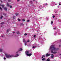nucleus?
I'll return each mask as SVG.
<instances>
[{"label":"nucleus","mask_w":61,"mask_h":61,"mask_svg":"<svg viewBox=\"0 0 61 61\" xmlns=\"http://www.w3.org/2000/svg\"><path fill=\"white\" fill-rule=\"evenodd\" d=\"M52 49V50L51 51V52L54 54H56L57 53V51H57L59 49L55 47L53 45L51 46L49 49L50 50H51Z\"/></svg>","instance_id":"nucleus-1"},{"label":"nucleus","mask_w":61,"mask_h":61,"mask_svg":"<svg viewBox=\"0 0 61 61\" xmlns=\"http://www.w3.org/2000/svg\"><path fill=\"white\" fill-rule=\"evenodd\" d=\"M15 54L16 55H10L8 54V53H6L5 54V55L6 56V57L7 58H11V57H17V56H18L19 55L18 54Z\"/></svg>","instance_id":"nucleus-2"},{"label":"nucleus","mask_w":61,"mask_h":61,"mask_svg":"<svg viewBox=\"0 0 61 61\" xmlns=\"http://www.w3.org/2000/svg\"><path fill=\"white\" fill-rule=\"evenodd\" d=\"M25 53L26 56H32V53L29 54V51H25Z\"/></svg>","instance_id":"nucleus-3"},{"label":"nucleus","mask_w":61,"mask_h":61,"mask_svg":"<svg viewBox=\"0 0 61 61\" xmlns=\"http://www.w3.org/2000/svg\"><path fill=\"white\" fill-rule=\"evenodd\" d=\"M22 49L21 48H20L19 49L18 51H17L16 52H15V54H17L18 52H19V51H22Z\"/></svg>","instance_id":"nucleus-4"},{"label":"nucleus","mask_w":61,"mask_h":61,"mask_svg":"<svg viewBox=\"0 0 61 61\" xmlns=\"http://www.w3.org/2000/svg\"><path fill=\"white\" fill-rule=\"evenodd\" d=\"M50 55V54L47 53L46 55V56H49Z\"/></svg>","instance_id":"nucleus-5"},{"label":"nucleus","mask_w":61,"mask_h":61,"mask_svg":"<svg viewBox=\"0 0 61 61\" xmlns=\"http://www.w3.org/2000/svg\"><path fill=\"white\" fill-rule=\"evenodd\" d=\"M2 6V8H4V7L5 5H0V6Z\"/></svg>","instance_id":"nucleus-6"},{"label":"nucleus","mask_w":61,"mask_h":61,"mask_svg":"<svg viewBox=\"0 0 61 61\" xmlns=\"http://www.w3.org/2000/svg\"><path fill=\"white\" fill-rule=\"evenodd\" d=\"M4 10L5 11H7V8L6 7H5L4 8Z\"/></svg>","instance_id":"nucleus-7"},{"label":"nucleus","mask_w":61,"mask_h":61,"mask_svg":"<svg viewBox=\"0 0 61 61\" xmlns=\"http://www.w3.org/2000/svg\"><path fill=\"white\" fill-rule=\"evenodd\" d=\"M51 58H53L54 57V55H53V54H51Z\"/></svg>","instance_id":"nucleus-8"},{"label":"nucleus","mask_w":61,"mask_h":61,"mask_svg":"<svg viewBox=\"0 0 61 61\" xmlns=\"http://www.w3.org/2000/svg\"><path fill=\"white\" fill-rule=\"evenodd\" d=\"M3 51V49L2 48H0V52H2Z\"/></svg>","instance_id":"nucleus-9"},{"label":"nucleus","mask_w":61,"mask_h":61,"mask_svg":"<svg viewBox=\"0 0 61 61\" xmlns=\"http://www.w3.org/2000/svg\"><path fill=\"white\" fill-rule=\"evenodd\" d=\"M43 59H42V61H44L45 60H46V59L45 58H43Z\"/></svg>","instance_id":"nucleus-10"},{"label":"nucleus","mask_w":61,"mask_h":61,"mask_svg":"<svg viewBox=\"0 0 61 61\" xmlns=\"http://www.w3.org/2000/svg\"><path fill=\"white\" fill-rule=\"evenodd\" d=\"M46 61H50V59L48 58L46 60Z\"/></svg>","instance_id":"nucleus-11"},{"label":"nucleus","mask_w":61,"mask_h":61,"mask_svg":"<svg viewBox=\"0 0 61 61\" xmlns=\"http://www.w3.org/2000/svg\"><path fill=\"white\" fill-rule=\"evenodd\" d=\"M10 30H11L10 29L7 30V32H8V31H10Z\"/></svg>","instance_id":"nucleus-12"},{"label":"nucleus","mask_w":61,"mask_h":61,"mask_svg":"<svg viewBox=\"0 0 61 61\" xmlns=\"http://www.w3.org/2000/svg\"><path fill=\"white\" fill-rule=\"evenodd\" d=\"M7 6H9V4H8V3H7Z\"/></svg>","instance_id":"nucleus-13"},{"label":"nucleus","mask_w":61,"mask_h":61,"mask_svg":"<svg viewBox=\"0 0 61 61\" xmlns=\"http://www.w3.org/2000/svg\"><path fill=\"white\" fill-rule=\"evenodd\" d=\"M53 21H51V25H52L53 24Z\"/></svg>","instance_id":"nucleus-14"},{"label":"nucleus","mask_w":61,"mask_h":61,"mask_svg":"<svg viewBox=\"0 0 61 61\" xmlns=\"http://www.w3.org/2000/svg\"><path fill=\"white\" fill-rule=\"evenodd\" d=\"M17 34H19V31H18L17 32Z\"/></svg>","instance_id":"nucleus-15"},{"label":"nucleus","mask_w":61,"mask_h":61,"mask_svg":"<svg viewBox=\"0 0 61 61\" xmlns=\"http://www.w3.org/2000/svg\"><path fill=\"white\" fill-rule=\"evenodd\" d=\"M23 42H24V43L25 42V39H23Z\"/></svg>","instance_id":"nucleus-16"},{"label":"nucleus","mask_w":61,"mask_h":61,"mask_svg":"<svg viewBox=\"0 0 61 61\" xmlns=\"http://www.w3.org/2000/svg\"><path fill=\"white\" fill-rule=\"evenodd\" d=\"M34 37L35 38V37H36V35H35L34 36Z\"/></svg>","instance_id":"nucleus-17"},{"label":"nucleus","mask_w":61,"mask_h":61,"mask_svg":"<svg viewBox=\"0 0 61 61\" xmlns=\"http://www.w3.org/2000/svg\"><path fill=\"white\" fill-rule=\"evenodd\" d=\"M45 57V56L43 55L42 56V58H43V57Z\"/></svg>","instance_id":"nucleus-18"},{"label":"nucleus","mask_w":61,"mask_h":61,"mask_svg":"<svg viewBox=\"0 0 61 61\" xmlns=\"http://www.w3.org/2000/svg\"><path fill=\"white\" fill-rule=\"evenodd\" d=\"M18 15V13H16V16H17Z\"/></svg>","instance_id":"nucleus-19"},{"label":"nucleus","mask_w":61,"mask_h":61,"mask_svg":"<svg viewBox=\"0 0 61 61\" xmlns=\"http://www.w3.org/2000/svg\"><path fill=\"white\" fill-rule=\"evenodd\" d=\"M18 21H21V20H20V19H18Z\"/></svg>","instance_id":"nucleus-20"},{"label":"nucleus","mask_w":61,"mask_h":61,"mask_svg":"<svg viewBox=\"0 0 61 61\" xmlns=\"http://www.w3.org/2000/svg\"><path fill=\"white\" fill-rule=\"evenodd\" d=\"M22 21L23 22H25V19H23L22 20Z\"/></svg>","instance_id":"nucleus-21"},{"label":"nucleus","mask_w":61,"mask_h":61,"mask_svg":"<svg viewBox=\"0 0 61 61\" xmlns=\"http://www.w3.org/2000/svg\"><path fill=\"white\" fill-rule=\"evenodd\" d=\"M3 24H4V23H1V25H3Z\"/></svg>","instance_id":"nucleus-22"},{"label":"nucleus","mask_w":61,"mask_h":61,"mask_svg":"<svg viewBox=\"0 0 61 61\" xmlns=\"http://www.w3.org/2000/svg\"><path fill=\"white\" fill-rule=\"evenodd\" d=\"M25 46H26L27 45V44L26 43H25Z\"/></svg>","instance_id":"nucleus-23"},{"label":"nucleus","mask_w":61,"mask_h":61,"mask_svg":"<svg viewBox=\"0 0 61 61\" xmlns=\"http://www.w3.org/2000/svg\"><path fill=\"white\" fill-rule=\"evenodd\" d=\"M3 58L4 60H5V59H6V58H5V57H4Z\"/></svg>","instance_id":"nucleus-24"},{"label":"nucleus","mask_w":61,"mask_h":61,"mask_svg":"<svg viewBox=\"0 0 61 61\" xmlns=\"http://www.w3.org/2000/svg\"><path fill=\"white\" fill-rule=\"evenodd\" d=\"M24 36H26V35H27V34H26V33H25L24 34Z\"/></svg>","instance_id":"nucleus-25"},{"label":"nucleus","mask_w":61,"mask_h":61,"mask_svg":"<svg viewBox=\"0 0 61 61\" xmlns=\"http://www.w3.org/2000/svg\"><path fill=\"white\" fill-rule=\"evenodd\" d=\"M12 6H10V8H12Z\"/></svg>","instance_id":"nucleus-26"},{"label":"nucleus","mask_w":61,"mask_h":61,"mask_svg":"<svg viewBox=\"0 0 61 61\" xmlns=\"http://www.w3.org/2000/svg\"><path fill=\"white\" fill-rule=\"evenodd\" d=\"M20 25H24V24H23L21 23L20 24Z\"/></svg>","instance_id":"nucleus-27"},{"label":"nucleus","mask_w":61,"mask_h":61,"mask_svg":"<svg viewBox=\"0 0 61 61\" xmlns=\"http://www.w3.org/2000/svg\"><path fill=\"white\" fill-rule=\"evenodd\" d=\"M30 42L29 40H28L27 41V42Z\"/></svg>","instance_id":"nucleus-28"},{"label":"nucleus","mask_w":61,"mask_h":61,"mask_svg":"<svg viewBox=\"0 0 61 61\" xmlns=\"http://www.w3.org/2000/svg\"><path fill=\"white\" fill-rule=\"evenodd\" d=\"M53 18H55V15H53V16H52Z\"/></svg>","instance_id":"nucleus-29"},{"label":"nucleus","mask_w":61,"mask_h":61,"mask_svg":"<svg viewBox=\"0 0 61 61\" xmlns=\"http://www.w3.org/2000/svg\"><path fill=\"white\" fill-rule=\"evenodd\" d=\"M47 5V3H46L45 4V5Z\"/></svg>","instance_id":"nucleus-30"},{"label":"nucleus","mask_w":61,"mask_h":61,"mask_svg":"<svg viewBox=\"0 0 61 61\" xmlns=\"http://www.w3.org/2000/svg\"><path fill=\"white\" fill-rule=\"evenodd\" d=\"M2 18H3V16H1L0 17V19H2Z\"/></svg>","instance_id":"nucleus-31"},{"label":"nucleus","mask_w":61,"mask_h":61,"mask_svg":"<svg viewBox=\"0 0 61 61\" xmlns=\"http://www.w3.org/2000/svg\"><path fill=\"white\" fill-rule=\"evenodd\" d=\"M53 29L54 30L56 29V28H53Z\"/></svg>","instance_id":"nucleus-32"},{"label":"nucleus","mask_w":61,"mask_h":61,"mask_svg":"<svg viewBox=\"0 0 61 61\" xmlns=\"http://www.w3.org/2000/svg\"><path fill=\"white\" fill-rule=\"evenodd\" d=\"M32 47L33 48H36V46H33Z\"/></svg>","instance_id":"nucleus-33"},{"label":"nucleus","mask_w":61,"mask_h":61,"mask_svg":"<svg viewBox=\"0 0 61 61\" xmlns=\"http://www.w3.org/2000/svg\"><path fill=\"white\" fill-rule=\"evenodd\" d=\"M29 22V20H28L27 21V22Z\"/></svg>","instance_id":"nucleus-34"},{"label":"nucleus","mask_w":61,"mask_h":61,"mask_svg":"<svg viewBox=\"0 0 61 61\" xmlns=\"http://www.w3.org/2000/svg\"><path fill=\"white\" fill-rule=\"evenodd\" d=\"M11 0H8V2H10Z\"/></svg>","instance_id":"nucleus-35"},{"label":"nucleus","mask_w":61,"mask_h":61,"mask_svg":"<svg viewBox=\"0 0 61 61\" xmlns=\"http://www.w3.org/2000/svg\"><path fill=\"white\" fill-rule=\"evenodd\" d=\"M0 10H2V8H1V7H0Z\"/></svg>","instance_id":"nucleus-36"},{"label":"nucleus","mask_w":61,"mask_h":61,"mask_svg":"<svg viewBox=\"0 0 61 61\" xmlns=\"http://www.w3.org/2000/svg\"><path fill=\"white\" fill-rule=\"evenodd\" d=\"M20 1V0H17V2H19Z\"/></svg>","instance_id":"nucleus-37"},{"label":"nucleus","mask_w":61,"mask_h":61,"mask_svg":"<svg viewBox=\"0 0 61 61\" xmlns=\"http://www.w3.org/2000/svg\"><path fill=\"white\" fill-rule=\"evenodd\" d=\"M60 33H58V35H60Z\"/></svg>","instance_id":"nucleus-38"},{"label":"nucleus","mask_w":61,"mask_h":61,"mask_svg":"<svg viewBox=\"0 0 61 61\" xmlns=\"http://www.w3.org/2000/svg\"><path fill=\"white\" fill-rule=\"evenodd\" d=\"M57 33H55V35H57Z\"/></svg>","instance_id":"nucleus-39"},{"label":"nucleus","mask_w":61,"mask_h":61,"mask_svg":"<svg viewBox=\"0 0 61 61\" xmlns=\"http://www.w3.org/2000/svg\"><path fill=\"white\" fill-rule=\"evenodd\" d=\"M59 5H61V4H59Z\"/></svg>","instance_id":"nucleus-40"},{"label":"nucleus","mask_w":61,"mask_h":61,"mask_svg":"<svg viewBox=\"0 0 61 61\" xmlns=\"http://www.w3.org/2000/svg\"><path fill=\"white\" fill-rule=\"evenodd\" d=\"M15 32H13V34H14V33H15Z\"/></svg>","instance_id":"nucleus-41"},{"label":"nucleus","mask_w":61,"mask_h":61,"mask_svg":"<svg viewBox=\"0 0 61 61\" xmlns=\"http://www.w3.org/2000/svg\"><path fill=\"white\" fill-rule=\"evenodd\" d=\"M4 15H5V14H4Z\"/></svg>","instance_id":"nucleus-42"},{"label":"nucleus","mask_w":61,"mask_h":61,"mask_svg":"<svg viewBox=\"0 0 61 61\" xmlns=\"http://www.w3.org/2000/svg\"><path fill=\"white\" fill-rule=\"evenodd\" d=\"M60 56H61V54H60Z\"/></svg>","instance_id":"nucleus-43"},{"label":"nucleus","mask_w":61,"mask_h":61,"mask_svg":"<svg viewBox=\"0 0 61 61\" xmlns=\"http://www.w3.org/2000/svg\"><path fill=\"white\" fill-rule=\"evenodd\" d=\"M2 37H3V36H2Z\"/></svg>","instance_id":"nucleus-44"},{"label":"nucleus","mask_w":61,"mask_h":61,"mask_svg":"<svg viewBox=\"0 0 61 61\" xmlns=\"http://www.w3.org/2000/svg\"><path fill=\"white\" fill-rule=\"evenodd\" d=\"M35 0H33V1H34Z\"/></svg>","instance_id":"nucleus-45"}]
</instances>
